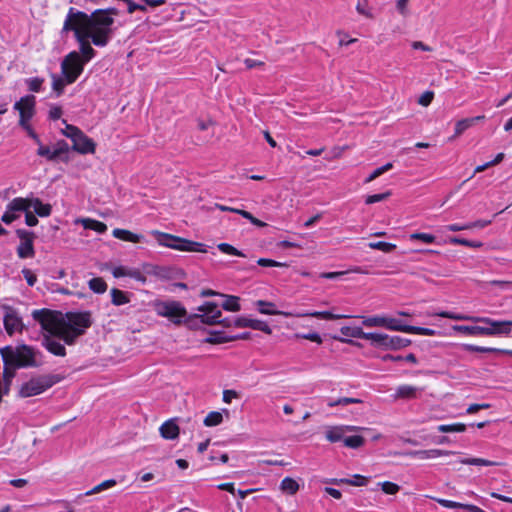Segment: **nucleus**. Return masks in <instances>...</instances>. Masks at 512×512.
Here are the masks:
<instances>
[{
	"mask_svg": "<svg viewBox=\"0 0 512 512\" xmlns=\"http://www.w3.org/2000/svg\"><path fill=\"white\" fill-rule=\"evenodd\" d=\"M104 12L95 10L87 14L70 8L65 19L70 18L74 26L83 29L95 46L105 47L113 38L116 27L114 18Z\"/></svg>",
	"mask_w": 512,
	"mask_h": 512,
	"instance_id": "f257e3e1",
	"label": "nucleus"
},
{
	"mask_svg": "<svg viewBox=\"0 0 512 512\" xmlns=\"http://www.w3.org/2000/svg\"><path fill=\"white\" fill-rule=\"evenodd\" d=\"M0 354L4 365L18 369L38 368L44 363L42 352L26 344L4 346L0 348Z\"/></svg>",
	"mask_w": 512,
	"mask_h": 512,
	"instance_id": "f03ea898",
	"label": "nucleus"
},
{
	"mask_svg": "<svg viewBox=\"0 0 512 512\" xmlns=\"http://www.w3.org/2000/svg\"><path fill=\"white\" fill-rule=\"evenodd\" d=\"M436 316L442 317V318H448L452 320L457 321H472L476 323H484L488 325V327H484V330L489 331L490 333H484V335L487 336H493V335H508L511 332L512 328V321L504 320V321H498L494 320L489 317H476V316H469L464 314H458L454 312L449 311H441L438 313H435Z\"/></svg>",
	"mask_w": 512,
	"mask_h": 512,
	"instance_id": "7ed1b4c3",
	"label": "nucleus"
},
{
	"mask_svg": "<svg viewBox=\"0 0 512 512\" xmlns=\"http://www.w3.org/2000/svg\"><path fill=\"white\" fill-rule=\"evenodd\" d=\"M153 309L158 316L169 319L174 325L186 324L190 316L183 304L176 300H155Z\"/></svg>",
	"mask_w": 512,
	"mask_h": 512,
	"instance_id": "20e7f679",
	"label": "nucleus"
},
{
	"mask_svg": "<svg viewBox=\"0 0 512 512\" xmlns=\"http://www.w3.org/2000/svg\"><path fill=\"white\" fill-rule=\"evenodd\" d=\"M156 236V239L161 246H165L168 248H172L179 251H189V252H201L206 253V246L199 242H194L191 240H187L178 236H174L167 233H162L159 231L153 232Z\"/></svg>",
	"mask_w": 512,
	"mask_h": 512,
	"instance_id": "39448f33",
	"label": "nucleus"
},
{
	"mask_svg": "<svg viewBox=\"0 0 512 512\" xmlns=\"http://www.w3.org/2000/svg\"><path fill=\"white\" fill-rule=\"evenodd\" d=\"M60 378L57 375H39L23 383L19 389V396L28 398L39 395L58 383Z\"/></svg>",
	"mask_w": 512,
	"mask_h": 512,
	"instance_id": "423d86ee",
	"label": "nucleus"
},
{
	"mask_svg": "<svg viewBox=\"0 0 512 512\" xmlns=\"http://www.w3.org/2000/svg\"><path fill=\"white\" fill-rule=\"evenodd\" d=\"M69 31L74 32L75 39L79 44L80 52H78V53L81 56V61L84 64L88 63L96 55V51L92 48V46L89 42L90 36L88 34H86L83 31V29H79L76 26H74L73 23L71 22L70 18L65 19L63 28H62V33H67Z\"/></svg>",
	"mask_w": 512,
	"mask_h": 512,
	"instance_id": "0eeeda50",
	"label": "nucleus"
},
{
	"mask_svg": "<svg viewBox=\"0 0 512 512\" xmlns=\"http://www.w3.org/2000/svg\"><path fill=\"white\" fill-rule=\"evenodd\" d=\"M85 64L77 51L68 53L61 61V73L66 77L68 84H73L84 70Z\"/></svg>",
	"mask_w": 512,
	"mask_h": 512,
	"instance_id": "6e6552de",
	"label": "nucleus"
},
{
	"mask_svg": "<svg viewBox=\"0 0 512 512\" xmlns=\"http://www.w3.org/2000/svg\"><path fill=\"white\" fill-rule=\"evenodd\" d=\"M367 340L375 347L391 350L405 348L411 344L410 339L402 338L400 336H389L384 333H368Z\"/></svg>",
	"mask_w": 512,
	"mask_h": 512,
	"instance_id": "1a4fd4ad",
	"label": "nucleus"
},
{
	"mask_svg": "<svg viewBox=\"0 0 512 512\" xmlns=\"http://www.w3.org/2000/svg\"><path fill=\"white\" fill-rule=\"evenodd\" d=\"M61 314L49 309H39L32 312V317L37 321L46 334L54 335L62 323Z\"/></svg>",
	"mask_w": 512,
	"mask_h": 512,
	"instance_id": "9d476101",
	"label": "nucleus"
},
{
	"mask_svg": "<svg viewBox=\"0 0 512 512\" xmlns=\"http://www.w3.org/2000/svg\"><path fill=\"white\" fill-rule=\"evenodd\" d=\"M363 325L366 327H384L391 331L405 332L406 324L401 320L387 316L363 317Z\"/></svg>",
	"mask_w": 512,
	"mask_h": 512,
	"instance_id": "9b49d317",
	"label": "nucleus"
},
{
	"mask_svg": "<svg viewBox=\"0 0 512 512\" xmlns=\"http://www.w3.org/2000/svg\"><path fill=\"white\" fill-rule=\"evenodd\" d=\"M31 208L29 198L17 197L14 198L7 204L6 211L1 217V220L5 224H11L13 221L20 217L22 212H26L27 209Z\"/></svg>",
	"mask_w": 512,
	"mask_h": 512,
	"instance_id": "f8f14e48",
	"label": "nucleus"
},
{
	"mask_svg": "<svg viewBox=\"0 0 512 512\" xmlns=\"http://www.w3.org/2000/svg\"><path fill=\"white\" fill-rule=\"evenodd\" d=\"M62 323L68 328L73 330L82 331V335L92 325L91 313L88 311L84 312H68L65 318H62Z\"/></svg>",
	"mask_w": 512,
	"mask_h": 512,
	"instance_id": "ddd939ff",
	"label": "nucleus"
},
{
	"mask_svg": "<svg viewBox=\"0 0 512 512\" xmlns=\"http://www.w3.org/2000/svg\"><path fill=\"white\" fill-rule=\"evenodd\" d=\"M2 309L4 312V328L7 334L12 336L15 332H22L24 325L18 311L15 308L8 305H4Z\"/></svg>",
	"mask_w": 512,
	"mask_h": 512,
	"instance_id": "4468645a",
	"label": "nucleus"
},
{
	"mask_svg": "<svg viewBox=\"0 0 512 512\" xmlns=\"http://www.w3.org/2000/svg\"><path fill=\"white\" fill-rule=\"evenodd\" d=\"M35 97L33 95H26L14 104V109L19 111L20 126H27L35 113Z\"/></svg>",
	"mask_w": 512,
	"mask_h": 512,
	"instance_id": "2eb2a0df",
	"label": "nucleus"
},
{
	"mask_svg": "<svg viewBox=\"0 0 512 512\" xmlns=\"http://www.w3.org/2000/svg\"><path fill=\"white\" fill-rule=\"evenodd\" d=\"M16 233L21 241L17 248L18 256L22 259L33 257L35 254L33 246L34 233L24 229H18Z\"/></svg>",
	"mask_w": 512,
	"mask_h": 512,
	"instance_id": "dca6fc26",
	"label": "nucleus"
},
{
	"mask_svg": "<svg viewBox=\"0 0 512 512\" xmlns=\"http://www.w3.org/2000/svg\"><path fill=\"white\" fill-rule=\"evenodd\" d=\"M41 343L48 352L55 356L64 357L66 355V348L61 343V339L52 334H44Z\"/></svg>",
	"mask_w": 512,
	"mask_h": 512,
	"instance_id": "f3484780",
	"label": "nucleus"
},
{
	"mask_svg": "<svg viewBox=\"0 0 512 512\" xmlns=\"http://www.w3.org/2000/svg\"><path fill=\"white\" fill-rule=\"evenodd\" d=\"M360 429V427L351 425L330 426L325 432V437L331 443L338 441L344 442L346 432L357 431Z\"/></svg>",
	"mask_w": 512,
	"mask_h": 512,
	"instance_id": "a211bd4d",
	"label": "nucleus"
},
{
	"mask_svg": "<svg viewBox=\"0 0 512 512\" xmlns=\"http://www.w3.org/2000/svg\"><path fill=\"white\" fill-rule=\"evenodd\" d=\"M72 149L80 154H90L95 152L94 141L86 136L82 131L73 141Z\"/></svg>",
	"mask_w": 512,
	"mask_h": 512,
	"instance_id": "6ab92c4d",
	"label": "nucleus"
},
{
	"mask_svg": "<svg viewBox=\"0 0 512 512\" xmlns=\"http://www.w3.org/2000/svg\"><path fill=\"white\" fill-rule=\"evenodd\" d=\"M203 314H193L186 319V325L189 328H198L202 324L214 325L218 324L220 320H216L215 316L210 315L207 311H202Z\"/></svg>",
	"mask_w": 512,
	"mask_h": 512,
	"instance_id": "aec40b11",
	"label": "nucleus"
},
{
	"mask_svg": "<svg viewBox=\"0 0 512 512\" xmlns=\"http://www.w3.org/2000/svg\"><path fill=\"white\" fill-rule=\"evenodd\" d=\"M82 335V331L79 330H73L71 328H68L65 324L61 323L58 330L55 332L54 336H56L58 339H61L65 344L67 345H73L77 338Z\"/></svg>",
	"mask_w": 512,
	"mask_h": 512,
	"instance_id": "412c9836",
	"label": "nucleus"
},
{
	"mask_svg": "<svg viewBox=\"0 0 512 512\" xmlns=\"http://www.w3.org/2000/svg\"><path fill=\"white\" fill-rule=\"evenodd\" d=\"M450 454H454L452 451L441 450V449H429V450H413L407 452V455L413 458H418L421 460L437 458L440 456H447Z\"/></svg>",
	"mask_w": 512,
	"mask_h": 512,
	"instance_id": "4be33fe9",
	"label": "nucleus"
},
{
	"mask_svg": "<svg viewBox=\"0 0 512 512\" xmlns=\"http://www.w3.org/2000/svg\"><path fill=\"white\" fill-rule=\"evenodd\" d=\"M295 317H313L324 320H337L350 318V315L346 314H334L331 311H313V312H297Z\"/></svg>",
	"mask_w": 512,
	"mask_h": 512,
	"instance_id": "5701e85b",
	"label": "nucleus"
},
{
	"mask_svg": "<svg viewBox=\"0 0 512 512\" xmlns=\"http://www.w3.org/2000/svg\"><path fill=\"white\" fill-rule=\"evenodd\" d=\"M422 392V389L413 385H400L396 388L395 398L396 399H415Z\"/></svg>",
	"mask_w": 512,
	"mask_h": 512,
	"instance_id": "b1692460",
	"label": "nucleus"
},
{
	"mask_svg": "<svg viewBox=\"0 0 512 512\" xmlns=\"http://www.w3.org/2000/svg\"><path fill=\"white\" fill-rule=\"evenodd\" d=\"M256 306L259 310V312L261 314H265V315H282V316H285V317H295V313L294 312H284V311H278V310H274L272 309V307L275 306L274 303L272 302H268V301H264V300H258L256 302Z\"/></svg>",
	"mask_w": 512,
	"mask_h": 512,
	"instance_id": "393cba45",
	"label": "nucleus"
},
{
	"mask_svg": "<svg viewBox=\"0 0 512 512\" xmlns=\"http://www.w3.org/2000/svg\"><path fill=\"white\" fill-rule=\"evenodd\" d=\"M159 430L161 436L168 440H174L179 435V427L173 419L164 422Z\"/></svg>",
	"mask_w": 512,
	"mask_h": 512,
	"instance_id": "a878e982",
	"label": "nucleus"
},
{
	"mask_svg": "<svg viewBox=\"0 0 512 512\" xmlns=\"http://www.w3.org/2000/svg\"><path fill=\"white\" fill-rule=\"evenodd\" d=\"M112 234L117 239L127 241V242H132V243H139L144 239V237L142 235L135 234V233H132L131 231H128L125 229H120V228L114 229Z\"/></svg>",
	"mask_w": 512,
	"mask_h": 512,
	"instance_id": "bb28decb",
	"label": "nucleus"
},
{
	"mask_svg": "<svg viewBox=\"0 0 512 512\" xmlns=\"http://www.w3.org/2000/svg\"><path fill=\"white\" fill-rule=\"evenodd\" d=\"M452 329L455 332L469 336H479L484 335V333H490L489 331L484 330V327L482 326L454 325L452 326Z\"/></svg>",
	"mask_w": 512,
	"mask_h": 512,
	"instance_id": "cd10ccee",
	"label": "nucleus"
},
{
	"mask_svg": "<svg viewBox=\"0 0 512 512\" xmlns=\"http://www.w3.org/2000/svg\"><path fill=\"white\" fill-rule=\"evenodd\" d=\"M368 478L355 474L352 478H341V479H331L330 483L340 485V484H348L353 486H365L368 484Z\"/></svg>",
	"mask_w": 512,
	"mask_h": 512,
	"instance_id": "c85d7f7f",
	"label": "nucleus"
},
{
	"mask_svg": "<svg viewBox=\"0 0 512 512\" xmlns=\"http://www.w3.org/2000/svg\"><path fill=\"white\" fill-rule=\"evenodd\" d=\"M31 207L34 208L35 213L40 217H48L51 214L52 207L50 204H44L39 198L29 199Z\"/></svg>",
	"mask_w": 512,
	"mask_h": 512,
	"instance_id": "c756f323",
	"label": "nucleus"
},
{
	"mask_svg": "<svg viewBox=\"0 0 512 512\" xmlns=\"http://www.w3.org/2000/svg\"><path fill=\"white\" fill-rule=\"evenodd\" d=\"M17 369L18 368H14L13 366H10V365H4L3 377L1 379L2 384L4 386V393L9 394L10 388L12 385V381H13L14 377L16 376Z\"/></svg>",
	"mask_w": 512,
	"mask_h": 512,
	"instance_id": "7c9ffc66",
	"label": "nucleus"
},
{
	"mask_svg": "<svg viewBox=\"0 0 512 512\" xmlns=\"http://www.w3.org/2000/svg\"><path fill=\"white\" fill-rule=\"evenodd\" d=\"M111 294V302L115 306L124 305L130 302V295L127 292L119 290L117 288H113L110 291Z\"/></svg>",
	"mask_w": 512,
	"mask_h": 512,
	"instance_id": "2f4dec72",
	"label": "nucleus"
},
{
	"mask_svg": "<svg viewBox=\"0 0 512 512\" xmlns=\"http://www.w3.org/2000/svg\"><path fill=\"white\" fill-rule=\"evenodd\" d=\"M340 332L342 335H344L346 337H353V338H358V339H363V340H367L368 333H369V332H364L363 329L360 327H348V326L342 327L340 329Z\"/></svg>",
	"mask_w": 512,
	"mask_h": 512,
	"instance_id": "473e14b6",
	"label": "nucleus"
},
{
	"mask_svg": "<svg viewBox=\"0 0 512 512\" xmlns=\"http://www.w3.org/2000/svg\"><path fill=\"white\" fill-rule=\"evenodd\" d=\"M485 117L483 115L476 116L472 118H466L458 121L455 124V135L459 136L461 135L465 130H467L469 127H471L476 121L482 120Z\"/></svg>",
	"mask_w": 512,
	"mask_h": 512,
	"instance_id": "72a5a7b5",
	"label": "nucleus"
},
{
	"mask_svg": "<svg viewBox=\"0 0 512 512\" xmlns=\"http://www.w3.org/2000/svg\"><path fill=\"white\" fill-rule=\"evenodd\" d=\"M51 79H52V89L53 91L56 93V96L59 97L63 94L64 92V88L66 85H69L68 82L66 81V77L65 76H59L55 73H52L51 74Z\"/></svg>",
	"mask_w": 512,
	"mask_h": 512,
	"instance_id": "f704fd0d",
	"label": "nucleus"
},
{
	"mask_svg": "<svg viewBox=\"0 0 512 512\" xmlns=\"http://www.w3.org/2000/svg\"><path fill=\"white\" fill-rule=\"evenodd\" d=\"M80 222L82 223L85 229L94 230L100 234L105 233L107 231V226L103 222L90 218L82 219L80 220Z\"/></svg>",
	"mask_w": 512,
	"mask_h": 512,
	"instance_id": "c9c22d12",
	"label": "nucleus"
},
{
	"mask_svg": "<svg viewBox=\"0 0 512 512\" xmlns=\"http://www.w3.org/2000/svg\"><path fill=\"white\" fill-rule=\"evenodd\" d=\"M206 342L211 344H221L232 342L231 335H227L223 331H211L209 337L206 338Z\"/></svg>",
	"mask_w": 512,
	"mask_h": 512,
	"instance_id": "e433bc0d",
	"label": "nucleus"
},
{
	"mask_svg": "<svg viewBox=\"0 0 512 512\" xmlns=\"http://www.w3.org/2000/svg\"><path fill=\"white\" fill-rule=\"evenodd\" d=\"M225 297L226 300L222 303V308L226 311L237 312L241 310V306L239 304V297L233 295H221Z\"/></svg>",
	"mask_w": 512,
	"mask_h": 512,
	"instance_id": "4c0bfd02",
	"label": "nucleus"
},
{
	"mask_svg": "<svg viewBox=\"0 0 512 512\" xmlns=\"http://www.w3.org/2000/svg\"><path fill=\"white\" fill-rule=\"evenodd\" d=\"M466 429L467 426L463 423L441 424L437 426V430L442 433H462Z\"/></svg>",
	"mask_w": 512,
	"mask_h": 512,
	"instance_id": "58836bf2",
	"label": "nucleus"
},
{
	"mask_svg": "<svg viewBox=\"0 0 512 512\" xmlns=\"http://www.w3.org/2000/svg\"><path fill=\"white\" fill-rule=\"evenodd\" d=\"M89 288L98 294L104 293L107 290V284L101 277H95L89 280Z\"/></svg>",
	"mask_w": 512,
	"mask_h": 512,
	"instance_id": "ea45409f",
	"label": "nucleus"
},
{
	"mask_svg": "<svg viewBox=\"0 0 512 512\" xmlns=\"http://www.w3.org/2000/svg\"><path fill=\"white\" fill-rule=\"evenodd\" d=\"M404 333H411V334L424 335V336H434V335H436V331L433 330V329L424 328V327H418V326H412V325H406Z\"/></svg>",
	"mask_w": 512,
	"mask_h": 512,
	"instance_id": "a19ab883",
	"label": "nucleus"
},
{
	"mask_svg": "<svg viewBox=\"0 0 512 512\" xmlns=\"http://www.w3.org/2000/svg\"><path fill=\"white\" fill-rule=\"evenodd\" d=\"M281 489L284 491V492H287L289 494H295L298 489H299V485L298 483L290 478V477H286L284 478L282 481H281Z\"/></svg>",
	"mask_w": 512,
	"mask_h": 512,
	"instance_id": "79ce46f5",
	"label": "nucleus"
},
{
	"mask_svg": "<svg viewBox=\"0 0 512 512\" xmlns=\"http://www.w3.org/2000/svg\"><path fill=\"white\" fill-rule=\"evenodd\" d=\"M343 443L346 447L357 449L364 445L365 439L360 435L345 436Z\"/></svg>",
	"mask_w": 512,
	"mask_h": 512,
	"instance_id": "37998d69",
	"label": "nucleus"
},
{
	"mask_svg": "<svg viewBox=\"0 0 512 512\" xmlns=\"http://www.w3.org/2000/svg\"><path fill=\"white\" fill-rule=\"evenodd\" d=\"M115 485H116V481L114 479H109V480L103 481L102 483L96 485L91 490L87 491L84 495L90 496V495H93V494H97V493H100V492H102L104 490L112 488Z\"/></svg>",
	"mask_w": 512,
	"mask_h": 512,
	"instance_id": "c03bdc74",
	"label": "nucleus"
},
{
	"mask_svg": "<svg viewBox=\"0 0 512 512\" xmlns=\"http://www.w3.org/2000/svg\"><path fill=\"white\" fill-rule=\"evenodd\" d=\"M115 485H116V481L114 479H109V480L103 481L102 483L96 485L91 490L87 491L84 495L90 496V495H93V494H97V493H100V492H102L104 490L112 488Z\"/></svg>",
	"mask_w": 512,
	"mask_h": 512,
	"instance_id": "a18cd8bd",
	"label": "nucleus"
},
{
	"mask_svg": "<svg viewBox=\"0 0 512 512\" xmlns=\"http://www.w3.org/2000/svg\"><path fill=\"white\" fill-rule=\"evenodd\" d=\"M223 421V416L220 412L212 411L204 419V425L207 427L217 426Z\"/></svg>",
	"mask_w": 512,
	"mask_h": 512,
	"instance_id": "49530a36",
	"label": "nucleus"
},
{
	"mask_svg": "<svg viewBox=\"0 0 512 512\" xmlns=\"http://www.w3.org/2000/svg\"><path fill=\"white\" fill-rule=\"evenodd\" d=\"M460 463L465 465H476V466H496L497 462L486 460L483 458H465L460 461Z\"/></svg>",
	"mask_w": 512,
	"mask_h": 512,
	"instance_id": "de8ad7c7",
	"label": "nucleus"
},
{
	"mask_svg": "<svg viewBox=\"0 0 512 512\" xmlns=\"http://www.w3.org/2000/svg\"><path fill=\"white\" fill-rule=\"evenodd\" d=\"M199 311H207L212 316H215L216 320H220L222 313L218 308V305L214 302H206L201 307H199Z\"/></svg>",
	"mask_w": 512,
	"mask_h": 512,
	"instance_id": "09e8293b",
	"label": "nucleus"
},
{
	"mask_svg": "<svg viewBox=\"0 0 512 512\" xmlns=\"http://www.w3.org/2000/svg\"><path fill=\"white\" fill-rule=\"evenodd\" d=\"M368 247L374 250H380L385 253H390L396 249V245L388 242H370Z\"/></svg>",
	"mask_w": 512,
	"mask_h": 512,
	"instance_id": "8fccbe9b",
	"label": "nucleus"
},
{
	"mask_svg": "<svg viewBox=\"0 0 512 512\" xmlns=\"http://www.w3.org/2000/svg\"><path fill=\"white\" fill-rule=\"evenodd\" d=\"M450 243L462 245V246H466V247H472V248H480L483 246V243L480 241H472V240H468V239L460 238V237L450 238Z\"/></svg>",
	"mask_w": 512,
	"mask_h": 512,
	"instance_id": "3c124183",
	"label": "nucleus"
},
{
	"mask_svg": "<svg viewBox=\"0 0 512 512\" xmlns=\"http://www.w3.org/2000/svg\"><path fill=\"white\" fill-rule=\"evenodd\" d=\"M362 400L358 399V398H351V397H342V398H339L337 400H328L327 402V405L329 407H335V406H346V405H349V404H355V403H361Z\"/></svg>",
	"mask_w": 512,
	"mask_h": 512,
	"instance_id": "603ef678",
	"label": "nucleus"
},
{
	"mask_svg": "<svg viewBox=\"0 0 512 512\" xmlns=\"http://www.w3.org/2000/svg\"><path fill=\"white\" fill-rule=\"evenodd\" d=\"M393 168V163L389 162V163H386L385 165L375 169L366 179H365V183H370L372 182L373 180H375L376 178H378L379 176H381L382 174H384L385 172L391 170Z\"/></svg>",
	"mask_w": 512,
	"mask_h": 512,
	"instance_id": "864d4df0",
	"label": "nucleus"
},
{
	"mask_svg": "<svg viewBox=\"0 0 512 512\" xmlns=\"http://www.w3.org/2000/svg\"><path fill=\"white\" fill-rule=\"evenodd\" d=\"M69 151L70 147L64 140L58 141L53 148V154L56 155L57 159L62 158V156L68 154Z\"/></svg>",
	"mask_w": 512,
	"mask_h": 512,
	"instance_id": "5fc2aeb1",
	"label": "nucleus"
},
{
	"mask_svg": "<svg viewBox=\"0 0 512 512\" xmlns=\"http://www.w3.org/2000/svg\"><path fill=\"white\" fill-rule=\"evenodd\" d=\"M217 248L222 253H225V254L239 256V257H246V255L242 251L236 249L235 247H233L232 245H230L228 243H220L217 245Z\"/></svg>",
	"mask_w": 512,
	"mask_h": 512,
	"instance_id": "6e6d98bb",
	"label": "nucleus"
},
{
	"mask_svg": "<svg viewBox=\"0 0 512 512\" xmlns=\"http://www.w3.org/2000/svg\"><path fill=\"white\" fill-rule=\"evenodd\" d=\"M37 155L46 158L48 161L57 160L56 155L53 154V150L49 146L43 145L42 142L38 144Z\"/></svg>",
	"mask_w": 512,
	"mask_h": 512,
	"instance_id": "4d7b16f0",
	"label": "nucleus"
},
{
	"mask_svg": "<svg viewBox=\"0 0 512 512\" xmlns=\"http://www.w3.org/2000/svg\"><path fill=\"white\" fill-rule=\"evenodd\" d=\"M43 83L44 79L40 77H32L26 79L28 89L32 92H40L42 90Z\"/></svg>",
	"mask_w": 512,
	"mask_h": 512,
	"instance_id": "13d9d810",
	"label": "nucleus"
},
{
	"mask_svg": "<svg viewBox=\"0 0 512 512\" xmlns=\"http://www.w3.org/2000/svg\"><path fill=\"white\" fill-rule=\"evenodd\" d=\"M62 122L65 124V129L62 130V133L67 138H70L73 141L77 136L80 135L81 130L78 127L67 124L66 120H63Z\"/></svg>",
	"mask_w": 512,
	"mask_h": 512,
	"instance_id": "bf43d9fd",
	"label": "nucleus"
},
{
	"mask_svg": "<svg viewBox=\"0 0 512 512\" xmlns=\"http://www.w3.org/2000/svg\"><path fill=\"white\" fill-rule=\"evenodd\" d=\"M409 238L411 241L420 240L426 244L434 243L435 239H436L435 236L432 234L421 233V232L413 233L409 236Z\"/></svg>",
	"mask_w": 512,
	"mask_h": 512,
	"instance_id": "052dcab7",
	"label": "nucleus"
},
{
	"mask_svg": "<svg viewBox=\"0 0 512 512\" xmlns=\"http://www.w3.org/2000/svg\"><path fill=\"white\" fill-rule=\"evenodd\" d=\"M250 328L262 331L266 334H271L272 330L269 325L262 320L251 319Z\"/></svg>",
	"mask_w": 512,
	"mask_h": 512,
	"instance_id": "680f3d73",
	"label": "nucleus"
},
{
	"mask_svg": "<svg viewBox=\"0 0 512 512\" xmlns=\"http://www.w3.org/2000/svg\"><path fill=\"white\" fill-rule=\"evenodd\" d=\"M389 196H390V192L369 195L366 197L365 203L367 205H370V204H374L377 202H381V201L387 199Z\"/></svg>",
	"mask_w": 512,
	"mask_h": 512,
	"instance_id": "e2e57ef3",
	"label": "nucleus"
},
{
	"mask_svg": "<svg viewBox=\"0 0 512 512\" xmlns=\"http://www.w3.org/2000/svg\"><path fill=\"white\" fill-rule=\"evenodd\" d=\"M128 277L135 279L136 281L145 284L147 281L146 276L139 269L129 268Z\"/></svg>",
	"mask_w": 512,
	"mask_h": 512,
	"instance_id": "0e129e2a",
	"label": "nucleus"
},
{
	"mask_svg": "<svg viewBox=\"0 0 512 512\" xmlns=\"http://www.w3.org/2000/svg\"><path fill=\"white\" fill-rule=\"evenodd\" d=\"M257 264L263 267H287L288 265L286 263L277 262L272 259L267 258H260L257 261Z\"/></svg>",
	"mask_w": 512,
	"mask_h": 512,
	"instance_id": "69168bd1",
	"label": "nucleus"
},
{
	"mask_svg": "<svg viewBox=\"0 0 512 512\" xmlns=\"http://www.w3.org/2000/svg\"><path fill=\"white\" fill-rule=\"evenodd\" d=\"M381 487H382V490L386 494H389V495L396 494L400 489V487L397 484L389 482V481L383 482L381 484Z\"/></svg>",
	"mask_w": 512,
	"mask_h": 512,
	"instance_id": "338daca9",
	"label": "nucleus"
},
{
	"mask_svg": "<svg viewBox=\"0 0 512 512\" xmlns=\"http://www.w3.org/2000/svg\"><path fill=\"white\" fill-rule=\"evenodd\" d=\"M23 276L27 282V284L32 287L37 282V277L30 269H23L22 270Z\"/></svg>",
	"mask_w": 512,
	"mask_h": 512,
	"instance_id": "774afa93",
	"label": "nucleus"
}]
</instances>
